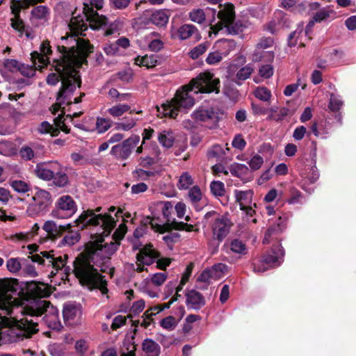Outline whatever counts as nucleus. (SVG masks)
Returning <instances> with one entry per match:
<instances>
[{"label": "nucleus", "mask_w": 356, "mask_h": 356, "mask_svg": "<svg viewBox=\"0 0 356 356\" xmlns=\"http://www.w3.org/2000/svg\"><path fill=\"white\" fill-rule=\"evenodd\" d=\"M142 49H148L151 51L159 52L164 47V42L161 33L156 31L150 32L137 40Z\"/></svg>", "instance_id": "4468645a"}, {"label": "nucleus", "mask_w": 356, "mask_h": 356, "mask_svg": "<svg viewBox=\"0 0 356 356\" xmlns=\"http://www.w3.org/2000/svg\"><path fill=\"white\" fill-rule=\"evenodd\" d=\"M332 125L328 121L322 122L319 125L314 122L311 126V131L314 135L321 139H327L329 137Z\"/></svg>", "instance_id": "c756f323"}, {"label": "nucleus", "mask_w": 356, "mask_h": 356, "mask_svg": "<svg viewBox=\"0 0 356 356\" xmlns=\"http://www.w3.org/2000/svg\"><path fill=\"white\" fill-rule=\"evenodd\" d=\"M274 58V54L270 51H265V49H261L259 47H255V49L252 54V60L254 62L264 61H271Z\"/></svg>", "instance_id": "a19ab883"}, {"label": "nucleus", "mask_w": 356, "mask_h": 356, "mask_svg": "<svg viewBox=\"0 0 356 356\" xmlns=\"http://www.w3.org/2000/svg\"><path fill=\"white\" fill-rule=\"evenodd\" d=\"M219 8L217 17L220 22L210 27L209 37H212V35L216 36L223 28H226L227 31L232 35H237L246 29V25L241 21L234 22L235 11L233 4L230 3H227L225 5L220 4Z\"/></svg>", "instance_id": "423d86ee"}, {"label": "nucleus", "mask_w": 356, "mask_h": 356, "mask_svg": "<svg viewBox=\"0 0 356 356\" xmlns=\"http://www.w3.org/2000/svg\"><path fill=\"white\" fill-rule=\"evenodd\" d=\"M337 17L336 12L330 7H324L316 12L313 18L316 23H321L328 19H334Z\"/></svg>", "instance_id": "4c0bfd02"}, {"label": "nucleus", "mask_w": 356, "mask_h": 356, "mask_svg": "<svg viewBox=\"0 0 356 356\" xmlns=\"http://www.w3.org/2000/svg\"><path fill=\"white\" fill-rule=\"evenodd\" d=\"M159 143L165 148H170L172 147L175 142V136L172 131L170 130H164L159 132L157 136Z\"/></svg>", "instance_id": "79ce46f5"}, {"label": "nucleus", "mask_w": 356, "mask_h": 356, "mask_svg": "<svg viewBox=\"0 0 356 356\" xmlns=\"http://www.w3.org/2000/svg\"><path fill=\"white\" fill-rule=\"evenodd\" d=\"M282 228L281 227L280 222H278L276 226L269 227L265 234L263 243L265 244L269 243L271 240H273V236L277 232H282Z\"/></svg>", "instance_id": "e2e57ef3"}, {"label": "nucleus", "mask_w": 356, "mask_h": 356, "mask_svg": "<svg viewBox=\"0 0 356 356\" xmlns=\"http://www.w3.org/2000/svg\"><path fill=\"white\" fill-rule=\"evenodd\" d=\"M111 127V120L108 118L98 117L96 121V129L98 133L106 132Z\"/></svg>", "instance_id": "680f3d73"}, {"label": "nucleus", "mask_w": 356, "mask_h": 356, "mask_svg": "<svg viewBox=\"0 0 356 356\" xmlns=\"http://www.w3.org/2000/svg\"><path fill=\"white\" fill-rule=\"evenodd\" d=\"M140 140L138 135L133 134L121 143L113 145L111 149L110 154L117 160L126 161L138 145Z\"/></svg>", "instance_id": "f8f14e48"}, {"label": "nucleus", "mask_w": 356, "mask_h": 356, "mask_svg": "<svg viewBox=\"0 0 356 356\" xmlns=\"http://www.w3.org/2000/svg\"><path fill=\"white\" fill-rule=\"evenodd\" d=\"M254 95L256 98L263 102L270 101L272 97L270 90L264 86L256 88L254 90Z\"/></svg>", "instance_id": "864d4df0"}, {"label": "nucleus", "mask_w": 356, "mask_h": 356, "mask_svg": "<svg viewBox=\"0 0 356 356\" xmlns=\"http://www.w3.org/2000/svg\"><path fill=\"white\" fill-rule=\"evenodd\" d=\"M22 269V273L26 276L35 277L38 275L35 266L32 264L28 263V261L26 262H23Z\"/></svg>", "instance_id": "338daca9"}, {"label": "nucleus", "mask_w": 356, "mask_h": 356, "mask_svg": "<svg viewBox=\"0 0 356 356\" xmlns=\"http://www.w3.org/2000/svg\"><path fill=\"white\" fill-rule=\"evenodd\" d=\"M220 81L209 72L200 73L193 79L189 85L178 89L171 101L157 106V112L161 117L175 118L179 112L186 111L195 104L193 95L199 93H218Z\"/></svg>", "instance_id": "7ed1b4c3"}, {"label": "nucleus", "mask_w": 356, "mask_h": 356, "mask_svg": "<svg viewBox=\"0 0 356 356\" xmlns=\"http://www.w3.org/2000/svg\"><path fill=\"white\" fill-rule=\"evenodd\" d=\"M204 218L207 220L213 218L211 229L213 238L218 243L222 242L229 234L232 226L230 219L227 215H220L214 211L207 212Z\"/></svg>", "instance_id": "1a4fd4ad"}, {"label": "nucleus", "mask_w": 356, "mask_h": 356, "mask_svg": "<svg viewBox=\"0 0 356 356\" xmlns=\"http://www.w3.org/2000/svg\"><path fill=\"white\" fill-rule=\"evenodd\" d=\"M168 20L169 15L168 11L164 10H158L153 12L148 18V22L156 26H165L168 24Z\"/></svg>", "instance_id": "72a5a7b5"}, {"label": "nucleus", "mask_w": 356, "mask_h": 356, "mask_svg": "<svg viewBox=\"0 0 356 356\" xmlns=\"http://www.w3.org/2000/svg\"><path fill=\"white\" fill-rule=\"evenodd\" d=\"M50 9L46 6H37L31 11L30 20L33 26H44L50 19Z\"/></svg>", "instance_id": "dca6fc26"}, {"label": "nucleus", "mask_w": 356, "mask_h": 356, "mask_svg": "<svg viewBox=\"0 0 356 356\" xmlns=\"http://www.w3.org/2000/svg\"><path fill=\"white\" fill-rule=\"evenodd\" d=\"M234 196L236 201L239 204L241 209H243L250 205L256 206L254 203H252L253 191L252 190H235Z\"/></svg>", "instance_id": "393cba45"}, {"label": "nucleus", "mask_w": 356, "mask_h": 356, "mask_svg": "<svg viewBox=\"0 0 356 356\" xmlns=\"http://www.w3.org/2000/svg\"><path fill=\"white\" fill-rule=\"evenodd\" d=\"M120 245V241L113 239L109 242H104V240L90 241L86 247L82 254L86 255L90 261L97 267L101 268L103 270V264L108 261L111 257L116 252Z\"/></svg>", "instance_id": "0eeeda50"}, {"label": "nucleus", "mask_w": 356, "mask_h": 356, "mask_svg": "<svg viewBox=\"0 0 356 356\" xmlns=\"http://www.w3.org/2000/svg\"><path fill=\"white\" fill-rule=\"evenodd\" d=\"M38 147V145L35 143L25 144L19 148V156L25 161H31L37 156Z\"/></svg>", "instance_id": "c85d7f7f"}, {"label": "nucleus", "mask_w": 356, "mask_h": 356, "mask_svg": "<svg viewBox=\"0 0 356 356\" xmlns=\"http://www.w3.org/2000/svg\"><path fill=\"white\" fill-rule=\"evenodd\" d=\"M53 183L56 186L65 187L69 183V178L65 171L60 167L58 170L55 171L54 178H52Z\"/></svg>", "instance_id": "49530a36"}, {"label": "nucleus", "mask_w": 356, "mask_h": 356, "mask_svg": "<svg viewBox=\"0 0 356 356\" xmlns=\"http://www.w3.org/2000/svg\"><path fill=\"white\" fill-rule=\"evenodd\" d=\"M9 185L18 193H26L31 190V186L29 183L21 179H10Z\"/></svg>", "instance_id": "de8ad7c7"}, {"label": "nucleus", "mask_w": 356, "mask_h": 356, "mask_svg": "<svg viewBox=\"0 0 356 356\" xmlns=\"http://www.w3.org/2000/svg\"><path fill=\"white\" fill-rule=\"evenodd\" d=\"M30 291L35 296L44 297L47 296L48 291L44 283H32L29 286Z\"/></svg>", "instance_id": "4d7b16f0"}, {"label": "nucleus", "mask_w": 356, "mask_h": 356, "mask_svg": "<svg viewBox=\"0 0 356 356\" xmlns=\"http://www.w3.org/2000/svg\"><path fill=\"white\" fill-rule=\"evenodd\" d=\"M159 324L163 329L172 331L177 327V322L174 316H168L161 320Z\"/></svg>", "instance_id": "052dcab7"}, {"label": "nucleus", "mask_w": 356, "mask_h": 356, "mask_svg": "<svg viewBox=\"0 0 356 356\" xmlns=\"http://www.w3.org/2000/svg\"><path fill=\"white\" fill-rule=\"evenodd\" d=\"M230 172L232 175L237 177L242 180L246 179L248 174L250 173L248 167L242 163H234L232 165L230 168Z\"/></svg>", "instance_id": "a18cd8bd"}, {"label": "nucleus", "mask_w": 356, "mask_h": 356, "mask_svg": "<svg viewBox=\"0 0 356 356\" xmlns=\"http://www.w3.org/2000/svg\"><path fill=\"white\" fill-rule=\"evenodd\" d=\"M60 168L58 162H51L49 163H38L35 168V173L38 177L44 181H49L54 178L55 171Z\"/></svg>", "instance_id": "a211bd4d"}, {"label": "nucleus", "mask_w": 356, "mask_h": 356, "mask_svg": "<svg viewBox=\"0 0 356 356\" xmlns=\"http://www.w3.org/2000/svg\"><path fill=\"white\" fill-rule=\"evenodd\" d=\"M37 131L41 134H50L52 136H58L60 132L57 128L54 127V126L47 121L42 122L38 127Z\"/></svg>", "instance_id": "3c124183"}, {"label": "nucleus", "mask_w": 356, "mask_h": 356, "mask_svg": "<svg viewBox=\"0 0 356 356\" xmlns=\"http://www.w3.org/2000/svg\"><path fill=\"white\" fill-rule=\"evenodd\" d=\"M319 177L318 170L315 165L309 168V171L307 174L302 175V188L307 193L311 194L314 191L313 188L307 187L309 184H314Z\"/></svg>", "instance_id": "b1692460"}, {"label": "nucleus", "mask_w": 356, "mask_h": 356, "mask_svg": "<svg viewBox=\"0 0 356 356\" xmlns=\"http://www.w3.org/2000/svg\"><path fill=\"white\" fill-rule=\"evenodd\" d=\"M195 31L197 28L193 24H184L177 30V35L180 40L188 39Z\"/></svg>", "instance_id": "09e8293b"}, {"label": "nucleus", "mask_w": 356, "mask_h": 356, "mask_svg": "<svg viewBox=\"0 0 356 356\" xmlns=\"http://www.w3.org/2000/svg\"><path fill=\"white\" fill-rule=\"evenodd\" d=\"M191 117L196 121L204 122L209 129L216 128L220 118L219 113L208 106H200L193 112Z\"/></svg>", "instance_id": "ddd939ff"}, {"label": "nucleus", "mask_w": 356, "mask_h": 356, "mask_svg": "<svg viewBox=\"0 0 356 356\" xmlns=\"http://www.w3.org/2000/svg\"><path fill=\"white\" fill-rule=\"evenodd\" d=\"M210 189L216 196H222L225 193L224 184L220 181H213L210 184Z\"/></svg>", "instance_id": "0e129e2a"}, {"label": "nucleus", "mask_w": 356, "mask_h": 356, "mask_svg": "<svg viewBox=\"0 0 356 356\" xmlns=\"http://www.w3.org/2000/svg\"><path fill=\"white\" fill-rule=\"evenodd\" d=\"M159 257L158 252L152 245H146L140 249L136 254V259L138 262H140L143 265L150 266Z\"/></svg>", "instance_id": "412c9836"}, {"label": "nucleus", "mask_w": 356, "mask_h": 356, "mask_svg": "<svg viewBox=\"0 0 356 356\" xmlns=\"http://www.w3.org/2000/svg\"><path fill=\"white\" fill-rule=\"evenodd\" d=\"M28 259H30L32 262L54 268L55 257L48 252L44 251L41 252L40 254H32L29 256Z\"/></svg>", "instance_id": "cd10ccee"}, {"label": "nucleus", "mask_w": 356, "mask_h": 356, "mask_svg": "<svg viewBox=\"0 0 356 356\" xmlns=\"http://www.w3.org/2000/svg\"><path fill=\"white\" fill-rule=\"evenodd\" d=\"M284 250L281 244L273 245L270 251L265 254L260 263L254 264V271L257 273H262L268 269V266L271 268L277 267L281 265L284 261Z\"/></svg>", "instance_id": "9d476101"}, {"label": "nucleus", "mask_w": 356, "mask_h": 356, "mask_svg": "<svg viewBox=\"0 0 356 356\" xmlns=\"http://www.w3.org/2000/svg\"><path fill=\"white\" fill-rule=\"evenodd\" d=\"M142 348L145 356H159L161 353V347L159 343L149 338L143 340Z\"/></svg>", "instance_id": "c9c22d12"}, {"label": "nucleus", "mask_w": 356, "mask_h": 356, "mask_svg": "<svg viewBox=\"0 0 356 356\" xmlns=\"http://www.w3.org/2000/svg\"><path fill=\"white\" fill-rule=\"evenodd\" d=\"M81 314L79 305L67 303L65 305L63 310V319L66 324L73 325L79 322Z\"/></svg>", "instance_id": "aec40b11"}, {"label": "nucleus", "mask_w": 356, "mask_h": 356, "mask_svg": "<svg viewBox=\"0 0 356 356\" xmlns=\"http://www.w3.org/2000/svg\"><path fill=\"white\" fill-rule=\"evenodd\" d=\"M188 195L195 209L197 211H201L205 205V202L202 201V193L200 187L194 186L191 188Z\"/></svg>", "instance_id": "bb28decb"}, {"label": "nucleus", "mask_w": 356, "mask_h": 356, "mask_svg": "<svg viewBox=\"0 0 356 356\" xmlns=\"http://www.w3.org/2000/svg\"><path fill=\"white\" fill-rule=\"evenodd\" d=\"M217 10L214 8H207L204 10L200 8L193 10L189 13V18L191 21L202 24L207 18L209 24L211 26L212 23L216 20Z\"/></svg>", "instance_id": "f3484780"}, {"label": "nucleus", "mask_w": 356, "mask_h": 356, "mask_svg": "<svg viewBox=\"0 0 356 356\" xmlns=\"http://www.w3.org/2000/svg\"><path fill=\"white\" fill-rule=\"evenodd\" d=\"M209 43L207 42H202L196 47H193L188 53L189 56L192 59H197L200 56L204 54L209 48Z\"/></svg>", "instance_id": "bf43d9fd"}, {"label": "nucleus", "mask_w": 356, "mask_h": 356, "mask_svg": "<svg viewBox=\"0 0 356 356\" xmlns=\"http://www.w3.org/2000/svg\"><path fill=\"white\" fill-rule=\"evenodd\" d=\"M307 202V199L302 193L294 187L289 189V197L286 200L289 204H303Z\"/></svg>", "instance_id": "c03bdc74"}, {"label": "nucleus", "mask_w": 356, "mask_h": 356, "mask_svg": "<svg viewBox=\"0 0 356 356\" xmlns=\"http://www.w3.org/2000/svg\"><path fill=\"white\" fill-rule=\"evenodd\" d=\"M51 197V194L48 191L39 190L36 192L33 197V200L35 202V204L39 207L40 209L44 210L49 207Z\"/></svg>", "instance_id": "e433bc0d"}, {"label": "nucleus", "mask_w": 356, "mask_h": 356, "mask_svg": "<svg viewBox=\"0 0 356 356\" xmlns=\"http://www.w3.org/2000/svg\"><path fill=\"white\" fill-rule=\"evenodd\" d=\"M135 110H131L129 104H118L107 110L108 113L114 118H119L125 113L129 112L132 114Z\"/></svg>", "instance_id": "58836bf2"}, {"label": "nucleus", "mask_w": 356, "mask_h": 356, "mask_svg": "<svg viewBox=\"0 0 356 356\" xmlns=\"http://www.w3.org/2000/svg\"><path fill=\"white\" fill-rule=\"evenodd\" d=\"M12 13L14 15V17L11 19V26L17 31L20 35H22L24 31V25L22 19L19 17L20 9L19 8L13 6L11 7Z\"/></svg>", "instance_id": "37998d69"}, {"label": "nucleus", "mask_w": 356, "mask_h": 356, "mask_svg": "<svg viewBox=\"0 0 356 356\" xmlns=\"http://www.w3.org/2000/svg\"><path fill=\"white\" fill-rule=\"evenodd\" d=\"M26 261L27 259L24 258H10L7 260L6 266L10 273H17L22 268L23 262Z\"/></svg>", "instance_id": "8fccbe9b"}, {"label": "nucleus", "mask_w": 356, "mask_h": 356, "mask_svg": "<svg viewBox=\"0 0 356 356\" xmlns=\"http://www.w3.org/2000/svg\"><path fill=\"white\" fill-rule=\"evenodd\" d=\"M65 236L59 241L58 247H71L76 244L81 239V234L78 230L72 229V227L64 232Z\"/></svg>", "instance_id": "a878e982"}, {"label": "nucleus", "mask_w": 356, "mask_h": 356, "mask_svg": "<svg viewBox=\"0 0 356 356\" xmlns=\"http://www.w3.org/2000/svg\"><path fill=\"white\" fill-rule=\"evenodd\" d=\"M10 281H0V345L31 338L39 331L42 320L53 330L61 327L58 309L49 301L35 298H22Z\"/></svg>", "instance_id": "f257e3e1"}, {"label": "nucleus", "mask_w": 356, "mask_h": 356, "mask_svg": "<svg viewBox=\"0 0 356 356\" xmlns=\"http://www.w3.org/2000/svg\"><path fill=\"white\" fill-rule=\"evenodd\" d=\"M138 120V118L131 115L125 116L114 123L115 129L118 131H129L136 126Z\"/></svg>", "instance_id": "473e14b6"}, {"label": "nucleus", "mask_w": 356, "mask_h": 356, "mask_svg": "<svg viewBox=\"0 0 356 356\" xmlns=\"http://www.w3.org/2000/svg\"><path fill=\"white\" fill-rule=\"evenodd\" d=\"M76 210L77 207L73 198L65 195L58 198L51 215L58 219H67L72 217Z\"/></svg>", "instance_id": "9b49d317"}, {"label": "nucleus", "mask_w": 356, "mask_h": 356, "mask_svg": "<svg viewBox=\"0 0 356 356\" xmlns=\"http://www.w3.org/2000/svg\"><path fill=\"white\" fill-rule=\"evenodd\" d=\"M92 261L81 253L73 261L72 273L82 286L89 289H98L103 294L108 293L107 283Z\"/></svg>", "instance_id": "39448f33"}, {"label": "nucleus", "mask_w": 356, "mask_h": 356, "mask_svg": "<svg viewBox=\"0 0 356 356\" xmlns=\"http://www.w3.org/2000/svg\"><path fill=\"white\" fill-rule=\"evenodd\" d=\"M81 228L87 226H99L102 236H108L115 226L114 218L108 214H96L93 210H88L79 216L75 221Z\"/></svg>", "instance_id": "6e6552de"}, {"label": "nucleus", "mask_w": 356, "mask_h": 356, "mask_svg": "<svg viewBox=\"0 0 356 356\" xmlns=\"http://www.w3.org/2000/svg\"><path fill=\"white\" fill-rule=\"evenodd\" d=\"M162 206V214L165 219V223L173 225L175 228L177 229H185L188 232H191L193 229L192 225H188L184 222H176L175 218L172 217V213L173 211V205L169 201L161 202Z\"/></svg>", "instance_id": "2eb2a0df"}, {"label": "nucleus", "mask_w": 356, "mask_h": 356, "mask_svg": "<svg viewBox=\"0 0 356 356\" xmlns=\"http://www.w3.org/2000/svg\"><path fill=\"white\" fill-rule=\"evenodd\" d=\"M159 56L155 54L138 56L134 58V64L147 69L152 68L159 64Z\"/></svg>", "instance_id": "2f4dec72"}, {"label": "nucleus", "mask_w": 356, "mask_h": 356, "mask_svg": "<svg viewBox=\"0 0 356 356\" xmlns=\"http://www.w3.org/2000/svg\"><path fill=\"white\" fill-rule=\"evenodd\" d=\"M215 47L224 56H226L234 50L236 42L234 40L221 39L216 42Z\"/></svg>", "instance_id": "ea45409f"}, {"label": "nucleus", "mask_w": 356, "mask_h": 356, "mask_svg": "<svg viewBox=\"0 0 356 356\" xmlns=\"http://www.w3.org/2000/svg\"><path fill=\"white\" fill-rule=\"evenodd\" d=\"M167 279L165 273H156L151 275L150 282L156 286H161Z\"/></svg>", "instance_id": "774afa93"}, {"label": "nucleus", "mask_w": 356, "mask_h": 356, "mask_svg": "<svg viewBox=\"0 0 356 356\" xmlns=\"http://www.w3.org/2000/svg\"><path fill=\"white\" fill-rule=\"evenodd\" d=\"M205 303L204 296L199 291L191 290L186 293V305L188 309L199 310Z\"/></svg>", "instance_id": "5701e85b"}, {"label": "nucleus", "mask_w": 356, "mask_h": 356, "mask_svg": "<svg viewBox=\"0 0 356 356\" xmlns=\"http://www.w3.org/2000/svg\"><path fill=\"white\" fill-rule=\"evenodd\" d=\"M82 13H78L76 10L72 13V17L68 24L70 32L67 33V37L74 38H80L79 35H84L85 31L90 27L95 31H103V34L106 35H111L116 29L115 24H111L110 28H107L108 19L104 16H100L94 10L101 9L104 5V0H84Z\"/></svg>", "instance_id": "20e7f679"}, {"label": "nucleus", "mask_w": 356, "mask_h": 356, "mask_svg": "<svg viewBox=\"0 0 356 356\" xmlns=\"http://www.w3.org/2000/svg\"><path fill=\"white\" fill-rule=\"evenodd\" d=\"M343 102L339 95L330 94L328 108L331 111L337 112L343 106Z\"/></svg>", "instance_id": "5fc2aeb1"}, {"label": "nucleus", "mask_w": 356, "mask_h": 356, "mask_svg": "<svg viewBox=\"0 0 356 356\" xmlns=\"http://www.w3.org/2000/svg\"><path fill=\"white\" fill-rule=\"evenodd\" d=\"M229 150L227 144H226V147L214 145L208 150L207 156L209 159L215 158L218 161H223L228 158L227 154Z\"/></svg>", "instance_id": "7c9ffc66"}, {"label": "nucleus", "mask_w": 356, "mask_h": 356, "mask_svg": "<svg viewBox=\"0 0 356 356\" xmlns=\"http://www.w3.org/2000/svg\"><path fill=\"white\" fill-rule=\"evenodd\" d=\"M62 45L58 47L61 54L59 59L54 60L55 72L47 76V83L56 86L60 81L61 88L58 92L57 102L60 104H71L70 99L77 86L81 84L80 76L76 67L86 61L88 55L92 51L93 47L88 40L73 37H62Z\"/></svg>", "instance_id": "f03ea898"}, {"label": "nucleus", "mask_w": 356, "mask_h": 356, "mask_svg": "<svg viewBox=\"0 0 356 356\" xmlns=\"http://www.w3.org/2000/svg\"><path fill=\"white\" fill-rule=\"evenodd\" d=\"M71 227L72 225L70 223L57 225L54 220H47L43 225L42 229L47 233L49 237L56 238L61 236Z\"/></svg>", "instance_id": "4be33fe9"}, {"label": "nucleus", "mask_w": 356, "mask_h": 356, "mask_svg": "<svg viewBox=\"0 0 356 356\" xmlns=\"http://www.w3.org/2000/svg\"><path fill=\"white\" fill-rule=\"evenodd\" d=\"M224 247H227L230 252L239 256H243L248 253L246 244L238 238L231 240L229 243H225Z\"/></svg>", "instance_id": "f704fd0d"}, {"label": "nucleus", "mask_w": 356, "mask_h": 356, "mask_svg": "<svg viewBox=\"0 0 356 356\" xmlns=\"http://www.w3.org/2000/svg\"><path fill=\"white\" fill-rule=\"evenodd\" d=\"M303 31V26H299L294 31L291 32L288 36V44L290 47H294L297 44V39Z\"/></svg>", "instance_id": "69168bd1"}, {"label": "nucleus", "mask_w": 356, "mask_h": 356, "mask_svg": "<svg viewBox=\"0 0 356 356\" xmlns=\"http://www.w3.org/2000/svg\"><path fill=\"white\" fill-rule=\"evenodd\" d=\"M33 64L34 66H31V65H25V64H23L22 63L21 64V66L19 67V72H20V74L24 76H26V77H31V76H33L35 74V70L37 69H42L43 67H39L38 65L39 63H37V64H35L33 62Z\"/></svg>", "instance_id": "13d9d810"}, {"label": "nucleus", "mask_w": 356, "mask_h": 356, "mask_svg": "<svg viewBox=\"0 0 356 356\" xmlns=\"http://www.w3.org/2000/svg\"><path fill=\"white\" fill-rule=\"evenodd\" d=\"M193 184V179L188 172H183L179 177L177 187L180 190L188 189Z\"/></svg>", "instance_id": "6e6d98bb"}, {"label": "nucleus", "mask_w": 356, "mask_h": 356, "mask_svg": "<svg viewBox=\"0 0 356 356\" xmlns=\"http://www.w3.org/2000/svg\"><path fill=\"white\" fill-rule=\"evenodd\" d=\"M253 72V67L250 64H248L243 67H241L236 74V78L237 79L236 83L241 84L239 81H243L248 79L252 73Z\"/></svg>", "instance_id": "603ef678"}, {"label": "nucleus", "mask_w": 356, "mask_h": 356, "mask_svg": "<svg viewBox=\"0 0 356 356\" xmlns=\"http://www.w3.org/2000/svg\"><path fill=\"white\" fill-rule=\"evenodd\" d=\"M51 46L47 41L42 42L40 45V52L33 51L31 53V60L35 64L39 63V67L47 66L49 63L48 56L51 54Z\"/></svg>", "instance_id": "6ab92c4d"}]
</instances>
